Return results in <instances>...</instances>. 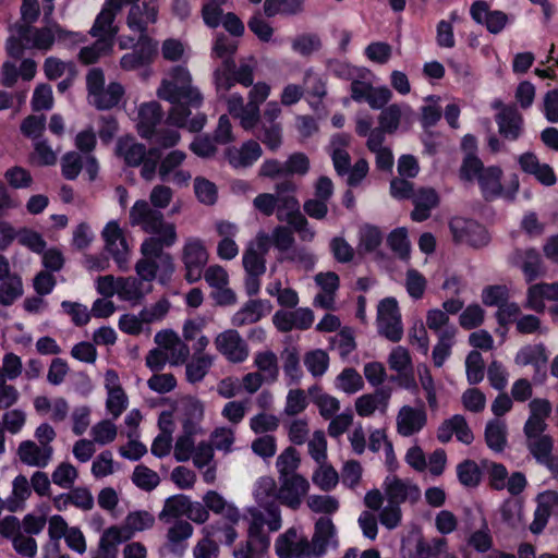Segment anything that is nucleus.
Returning <instances> with one entry per match:
<instances>
[{"instance_id": "nucleus-1", "label": "nucleus", "mask_w": 558, "mask_h": 558, "mask_svg": "<svg viewBox=\"0 0 558 558\" xmlns=\"http://www.w3.org/2000/svg\"><path fill=\"white\" fill-rule=\"evenodd\" d=\"M142 230L150 238L142 243V281L158 279L166 283L173 270V260L165 247L173 246L178 241L177 227L167 221L159 210H153L142 202Z\"/></svg>"}, {"instance_id": "nucleus-2", "label": "nucleus", "mask_w": 558, "mask_h": 558, "mask_svg": "<svg viewBox=\"0 0 558 558\" xmlns=\"http://www.w3.org/2000/svg\"><path fill=\"white\" fill-rule=\"evenodd\" d=\"M157 95L173 104L167 118L169 124L186 128L190 132H198L205 126L206 116L203 113L189 119L191 116L189 107L199 108L203 104V95L192 84V75L185 66L177 65L170 69L161 81Z\"/></svg>"}, {"instance_id": "nucleus-3", "label": "nucleus", "mask_w": 558, "mask_h": 558, "mask_svg": "<svg viewBox=\"0 0 558 558\" xmlns=\"http://www.w3.org/2000/svg\"><path fill=\"white\" fill-rule=\"evenodd\" d=\"M248 514L247 541L241 543L234 550V558H258L270 545V537L265 532V515L260 509L250 507L246 509Z\"/></svg>"}, {"instance_id": "nucleus-4", "label": "nucleus", "mask_w": 558, "mask_h": 558, "mask_svg": "<svg viewBox=\"0 0 558 558\" xmlns=\"http://www.w3.org/2000/svg\"><path fill=\"white\" fill-rule=\"evenodd\" d=\"M185 159L186 154L179 149L171 150L163 158L158 148L149 149L147 153L142 151V177L151 179L158 169L160 180L168 181L170 174L180 169Z\"/></svg>"}, {"instance_id": "nucleus-5", "label": "nucleus", "mask_w": 558, "mask_h": 558, "mask_svg": "<svg viewBox=\"0 0 558 558\" xmlns=\"http://www.w3.org/2000/svg\"><path fill=\"white\" fill-rule=\"evenodd\" d=\"M253 494L258 506L265 509L267 513L265 524L268 532H277L280 530L282 520L280 509L276 504L278 500V489L275 480L270 476L260 477L255 483Z\"/></svg>"}, {"instance_id": "nucleus-6", "label": "nucleus", "mask_w": 558, "mask_h": 558, "mask_svg": "<svg viewBox=\"0 0 558 558\" xmlns=\"http://www.w3.org/2000/svg\"><path fill=\"white\" fill-rule=\"evenodd\" d=\"M502 171L499 167L490 166L485 168L478 175L477 181L486 199L502 196L506 199H513L519 190V179L513 175L506 189L502 187L500 179Z\"/></svg>"}, {"instance_id": "nucleus-7", "label": "nucleus", "mask_w": 558, "mask_h": 558, "mask_svg": "<svg viewBox=\"0 0 558 558\" xmlns=\"http://www.w3.org/2000/svg\"><path fill=\"white\" fill-rule=\"evenodd\" d=\"M182 262L186 281L190 283L197 282L202 278L208 262V253L201 239L189 238L185 240L182 250Z\"/></svg>"}, {"instance_id": "nucleus-8", "label": "nucleus", "mask_w": 558, "mask_h": 558, "mask_svg": "<svg viewBox=\"0 0 558 558\" xmlns=\"http://www.w3.org/2000/svg\"><path fill=\"white\" fill-rule=\"evenodd\" d=\"M275 549L279 558H315L310 541L296 527L279 535Z\"/></svg>"}, {"instance_id": "nucleus-9", "label": "nucleus", "mask_w": 558, "mask_h": 558, "mask_svg": "<svg viewBox=\"0 0 558 558\" xmlns=\"http://www.w3.org/2000/svg\"><path fill=\"white\" fill-rule=\"evenodd\" d=\"M384 496L389 502L415 504L422 496L418 485L410 478H401L395 474H389L383 482Z\"/></svg>"}, {"instance_id": "nucleus-10", "label": "nucleus", "mask_w": 558, "mask_h": 558, "mask_svg": "<svg viewBox=\"0 0 558 558\" xmlns=\"http://www.w3.org/2000/svg\"><path fill=\"white\" fill-rule=\"evenodd\" d=\"M377 323L380 335L392 342L401 340L403 327L398 303L393 298L384 299L378 304Z\"/></svg>"}, {"instance_id": "nucleus-11", "label": "nucleus", "mask_w": 558, "mask_h": 558, "mask_svg": "<svg viewBox=\"0 0 558 558\" xmlns=\"http://www.w3.org/2000/svg\"><path fill=\"white\" fill-rule=\"evenodd\" d=\"M449 227L452 238L457 243L483 247L490 240L487 230L474 220L456 217L451 219Z\"/></svg>"}, {"instance_id": "nucleus-12", "label": "nucleus", "mask_w": 558, "mask_h": 558, "mask_svg": "<svg viewBox=\"0 0 558 558\" xmlns=\"http://www.w3.org/2000/svg\"><path fill=\"white\" fill-rule=\"evenodd\" d=\"M270 248V238L259 231L255 239L252 240L243 254V266L246 274L264 275L266 271L265 256Z\"/></svg>"}, {"instance_id": "nucleus-13", "label": "nucleus", "mask_w": 558, "mask_h": 558, "mask_svg": "<svg viewBox=\"0 0 558 558\" xmlns=\"http://www.w3.org/2000/svg\"><path fill=\"white\" fill-rule=\"evenodd\" d=\"M204 404L194 397L182 398L174 408V418L187 433H202Z\"/></svg>"}, {"instance_id": "nucleus-14", "label": "nucleus", "mask_w": 558, "mask_h": 558, "mask_svg": "<svg viewBox=\"0 0 558 558\" xmlns=\"http://www.w3.org/2000/svg\"><path fill=\"white\" fill-rule=\"evenodd\" d=\"M216 349L232 363H242L248 356V345L234 329H228L215 338Z\"/></svg>"}, {"instance_id": "nucleus-15", "label": "nucleus", "mask_w": 558, "mask_h": 558, "mask_svg": "<svg viewBox=\"0 0 558 558\" xmlns=\"http://www.w3.org/2000/svg\"><path fill=\"white\" fill-rule=\"evenodd\" d=\"M427 423V413L423 404L417 407L403 405L396 417V427L399 435L410 437L420 433Z\"/></svg>"}, {"instance_id": "nucleus-16", "label": "nucleus", "mask_w": 558, "mask_h": 558, "mask_svg": "<svg viewBox=\"0 0 558 558\" xmlns=\"http://www.w3.org/2000/svg\"><path fill=\"white\" fill-rule=\"evenodd\" d=\"M310 543L315 558H322L328 550L338 548L337 530L331 519L322 517L316 521Z\"/></svg>"}, {"instance_id": "nucleus-17", "label": "nucleus", "mask_w": 558, "mask_h": 558, "mask_svg": "<svg viewBox=\"0 0 558 558\" xmlns=\"http://www.w3.org/2000/svg\"><path fill=\"white\" fill-rule=\"evenodd\" d=\"M296 185L292 181H283L276 186L277 192V217L280 221H286L289 225L302 216L300 211V203L293 195Z\"/></svg>"}, {"instance_id": "nucleus-18", "label": "nucleus", "mask_w": 558, "mask_h": 558, "mask_svg": "<svg viewBox=\"0 0 558 558\" xmlns=\"http://www.w3.org/2000/svg\"><path fill=\"white\" fill-rule=\"evenodd\" d=\"M535 501L534 519L529 529L537 535L544 531L551 514L558 515V492L544 490L536 496Z\"/></svg>"}, {"instance_id": "nucleus-19", "label": "nucleus", "mask_w": 558, "mask_h": 558, "mask_svg": "<svg viewBox=\"0 0 558 558\" xmlns=\"http://www.w3.org/2000/svg\"><path fill=\"white\" fill-rule=\"evenodd\" d=\"M279 482L278 500L292 509L299 508L310 489L308 481L302 475H294L279 477Z\"/></svg>"}, {"instance_id": "nucleus-20", "label": "nucleus", "mask_w": 558, "mask_h": 558, "mask_svg": "<svg viewBox=\"0 0 558 558\" xmlns=\"http://www.w3.org/2000/svg\"><path fill=\"white\" fill-rule=\"evenodd\" d=\"M107 252L120 268L128 262L129 246L122 229L116 220L109 221L102 230Z\"/></svg>"}, {"instance_id": "nucleus-21", "label": "nucleus", "mask_w": 558, "mask_h": 558, "mask_svg": "<svg viewBox=\"0 0 558 558\" xmlns=\"http://www.w3.org/2000/svg\"><path fill=\"white\" fill-rule=\"evenodd\" d=\"M527 449L536 462L545 466L554 477L558 476V456L553 453L554 439L549 435L526 440Z\"/></svg>"}, {"instance_id": "nucleus-22", "label": "nucleus", "mask_w": 558, "mask_h": 558, "mask_svg": "<svg viewBox=\"0 0 558 558\" xmlns=\"http://www.w3.org/2000/svg\"><path fill=\"white\" fill-rule=\"evenodd\" d=\"M122 5L123 0H106L95 19L89 34L93 37L110 36L111 43H113L117 29L112 24Z\"/></svg>"}, {"instance_id": "nucleus-23", "label": "nucleus", "mask_w": 558, "mask_h": 558, "mask_svg": "<svg viewBox=\"0 0 558 558\" xmlns=\"http://www.w3.org/2000/svg\"><path fill=\"white\" fill-rule=\"evenodd\" d=\"M155 341L168 357L172 365H181L190 355L189 347L171 330H163L155 336Z\"/></svg>"}, {"instance_id": "nucleus-24", "label": "nucleus", "mask_w": 558, "mask_h": 558, "mask_svg": "<svg viewBox=\"0 0 558 558\" xmlns=\"http://www.w3.org/2000/svg\"><path fill=\"white\" fill-rule=\"evenodd\" d=\"M314 280L320 290L314 298V306L324 310H333L336 292L339 289L338 275L332 271L318 272L314 277Z\"/></svg>"}, {"instance_id": "nucleus-25", "label": "nucleus", "mask_w": 558, "mask_h": 558, "mask_svg": "<svg viewBox=\"0 0 558 558\" xmlns=\"http://www.w3.org/2000/svg\"><path fill=\"white\" fill-rule=\"evenodd\" d=\"M260 145L253 140L244 142L240 147L231 146L226 150V158L234 169H245L253 166L262 156Z\"/></svg>"}, {"instance_id": "nucleus-26", "label": "nucleus", "mask_w": 558, "mask_h": 558, "mask_svg": "<svg viewBox=\"0 0 558 558\" xmlns=\"http://www.w3.org/2000/svg\"><path fill=\"white\" fill-rule=\"evenodd\" d=\"M518 163L521 170L533 175L541 184L551 186L557 178L553 168L547 163H542L533 153H524L518 157Z\"/></svg>"}, {"instance_id": "nucleus-27", "label": "nucleus", "mask_w": 558, "mask_h": 558, "mask_svg": "<svg viewBox=\"0 0 558 558\" xmlns=\"http://www.w3.org/2000/svg\"><path fill=\"white\" fill-rule=\"evenodd\" d=\"M389 399L390 392L384 389H378L372 393H364L355 400V411L362 417H369L376 412L385 414L388 409Z\"/></svg>"}, {"instance_id": "nucleus-28", "label": "nucleus", "mask_w": 558, "mask_h": 558, "mask_svg": "<svg viewBox=\"0 0 558 558\" xmlns=\"http://www.w3.org/2000/svg\"><path fill=\"white\" fill-rule=\"evenodd\" d=\"M351 142V136L345 133L335 134L329 143L328 151L332 159L336 172L343 177L349 173L351 166V158L348 153V147Z\"/></svg>"}, {"instance_id": "nucleus-29", "label": "nucleus", "mask_w": 558, "mask_h": 558, "mask_svg": "<svg viewBox=\"0 0 558 558\" xmlns=\"http://www.w3.org/2000/svg\"><path fill=\"white\" fill-rule=\"evenodd\" d=\"M268 300H250L233 316L231 323L235 327L257 323L271 312Z\"/></svg>"}, {"instance_id": "nucleus-30", "label": "nucleus", "mask_w": 558, "mask_h": 558, "mask_svg": "<svg viewBox=\"0 0 558 558\" xmlns=\"http://www.w3.org/2000/svg\"><path fill=\"white\" fill-rule=\"evenodd\" d=\"M118 375L114 371H108L106 374V388L108 398L106 408L114 417H119L128 407V397L121 386L118 384Z\"/></svg>"}, {"instance_id": "nucleus-31", "label": "nucleus", "mask_w": 558, "mask_h": 558, "mask_svg": "<svg viewBox=\"0 0 558 558\" xmlns=\"http://www.w3.org/2000/svg\"><path fill=\"white\" fill-rule=\"evenodd\" d=\"M203 501L208 510L221 515L230 523L238 524L242 518L238 507L233 502L225 499V497L216 490L207 492L203 497Z\"/></svg>"}, {"instance_id": "nucleus-32", "label": "nucleus", "mask_w": 558, "mask_h": 558, "mask_svg": "<svg viewBox=\"0 0 558 558\" xmlns=\"http://www.w3.org/2000/svg\"><path fill=\"white\" fill-rule=\"evenodd\" d=\"M53 453L51 446L38 447L32 440H24L19 445L17 454L20 460L31 466L45 468L48 465Z\"/></svg>"}, {"instance_id": "nucleus-33", "label": "nucleus", "mask_w": 558, "mask_h": 558, "mask_svg": "<svg viewBox=\"0 0 558 558\" xmlns=\"http://www.w3.org/2000/svg\"><path fill=\"white\" fill-rule=\"evenodd\" d=\"M500 134L510 141H515L521 132L523 119L513 106L504 107L496 117Z\"/></svg>"}, {"instance_id": "nucleus-34", "label": "nucleus", "mask_w": 558, "mask_h": 558, "mask_svg": "<svg viewBox=\"0 0 558 558\" xmlns=\"http://www.w3.org/2000/svg\"><path fill=\"white\" fill-rule=\"evenodd\" d=\"M513 265L521 268L527 282L536 279L543 272L542 259L536 250H518L512 255Z\"/></svg>"}, {"instance_id": "nucleus-35", "label": "nucleus", "mask_w": 558, "mask_h": 558, "mask_svg": "<svg viewBox=\"0 0 558 558\" xmlns=\"http://www.w3.org/2000/svg\"><path fill=\"white\" fill-rule=\"evenodd\" d=\"M413 117V110L410 106L402 104H392L386 107L379 116V126L386 133H393L398 130L401 122L409 121Z\"/></svg>"}, {"instance_id": "nucleus-36", "label": "nucleus", "mask_w": 558, "mask_h": 558, "mask_svg": "<svg viewBox=\"0 0 558 558\" xmlns=\"http://www.w3.org/2000/svg\"><path fill=\"white\" fill-rule=\"evenodd\" d=\"M546 300L558 301V282L531 286L527 290L525 306L535 312H542Z\"/></svg>"}, {"instance_id": "nucleus-37", "label": "nucleus", "mask_w": 558, "mask_h": 558, "mask_svg": "<svg viewBox=\"0 0 558 558\" xmlns=\"http://www.w3.org/2000/svg\"><path fill=\"white\" fill-rule=\"evenodd\" d=\"M254 366L263 375L267 385L276 383L279 378L280 367L278 356L270 350L258 351L254 354Z\"/></svg>"}, {"instance_id": "nucleus-38", "label": "nucleus", "mask_w": 558, "mask_h": 558, "mask_svg": "<svg viewBox=\"0 0 558 558\" xmlns=\"http://www.w3.org/2000/svg\"><path fill=\"white\" fill-rule=\"evenodd\" d=\"M229 113L240 121L241 126L246 131H252L258 125L255 114L248 111V102L244 104V99L240 94H231L227 99Z\"/></svg>"}, {"instance_id": "nucleus-39", "label": "nucleus", "mask_w": 558, "mask_h": 558, "mask_svg": "<svg viewBox=\"0 0 558 558\" xmlns=\"http://www.w3.org/2000/svg\"><path fill=\"white\" fill-rule=\"evenodd\" d=\"M438 195L433 189H421L413 195L414 210L411 216L415 221H424L430 210L438 205Z\"/></svg>"}, {"instance_id": "nucleus-40", "label": "nucleus", "mask_w": 558, "mask_h": 558, "mask_svg": "<svg viewBox=\"0 0 558 558\" xmlns=\"http://www.w3.org/2000/svg\"><path fill=\"white\" fill-rule=\"evenodd\" d=\"M124 95V87L119 82H110L107 87H102L101 93L93 95L90 104L98 110H109L116 107Z\"/></svg>"}, {"instance_id": "nucleus-41", "label": "nucleus", "mask_w": 558, "mask_h": 558, "mask_svg": "<svg viewBox=\"0 0 558 558\" xmlns=\"http://www.w3.org/2000/svg\"><path fill=\"white\" fill-rule=\"evenodd\" d=\"M61 499H64V507L73 505L82 510H90L94 507V497L86 487H75L69 494H60L57 496L53 500V505L59 511L63 510V507L60 506Z\"/></svg>"}, {"instance_id": "nucleus-42", "label": "nucleus", "mask_w": 558, "mask_h": 558, "mask_svg": "<svg viewBox=\"0 0 558 558\" xmlns=\"http://www.w3.org/2000/svg\"><path fill=\"white\" fill-rule=\"evenodd\" d=\"M193 526L187 521H177L168 531V547L174 554H182L185 542L192 536Z\"/></svg>"}, {"instance_id": "nucleus-43", "label": "nucleus", "mask_w": 558, "mask_h": 558, "mask_svg": "<svg viewBox=\"0 0 558 558\" xmlns=\"http://www.w3.org/2000/svg\"><path fill=\"white\" fill-rule=\"evenodd\" d=\"M97 40L90 46L83 47L78 52V60L83 64H94L104 54L111 52L113 43L110 36L96 37Z\"/></svg>"}, {"instance_id": "nucleus-44", "label": "nucleus", "mask_w": 558, "mask_h": 558, "mask_svg": "<svg viewBox=\"0 0 558 558\" xmlns=\"http://www.w3.org/2000/svg\"><path fill=\"white\" fill-rule=\"evenodd\" d=\"M485 439L492 450L502 451L507 444V425L505 421L499 417L489 421L485 428Z\"/></svg>"}, {"instance_id": "nucleus-45", "label": "nucleus", "mask_w": 558, "mask_h": 558, "mask_svg": "<svg viewBox=\"0 0 558 558\" xmlns=\"http://www.w3.org/2000/svg\"><path fill=\"white\" fill-rule=\"evenodd\" d=\"M326 69L333 76L344 81H351L353 77H365L369 74V70L366 68L354 66L338 59L327 60Z\"/></svg>"}, {"instance_id": "nucleus-46", "label": "nucleus", "mask_w": 558, "mask_h": 558, "mask_svg": "<svg viewBox=\"0 0 558 558\" xmlns=\"http://www.w3.org/2000/svg\"><path fill=\"white\" fill-rule=\"evenodd\" d=\"M0 281V304L10 306L23 294L22 278L13 274Z\"/></svg>"}, {"instance_id": "nucleus-47", "label": "nucleus", "mask_w": 558, "mask_h": 558, "mask_svg": "<svg viewBox=\"0 0 558 558\" xmlns=\"http://www.w3.org/2000/svg\"><path fill=\"white\" fill-rule=\"evenodd\" d=\"M335 386L347 395H353L364 388V380L354 368L348 367L336 377Z\"/></svg>"}, {"instance_id": "nucleus-48", "label": "nucleus", "mask_w": 558, "mask_h": 558, "mask_svg": "<svg viewBox=\"0 0 558 558\" xmlns=\"http://www.w3.org/2000/svg\"><path fill=\"white\" fill-rule=\"evenodd\" d=\"M546 349L543 344L523 347L515 355V363L520 366L535 365L539 367L547 362Z\"/></svg>"}, {"instance_id": "nucleus-49", "label": "nucleus", "mask_w": 558, "mask_h": 558, "mask_svg": "<svg viewBox=\"0 0 558 558\" xmlns=\"http://www.w3.org/2000/svg\"><path fill=\"white\" fill-rule=\"evenodd\" d=\"M213 361V356L208 354L194 355L185 367L186 379L190 383L201 381L211 367Z\"/></svg>"}, {"instance_id": "nucleus-50", "label": "nucleus", "mask_w": 558, "mask_h": 558, "mask_svg": "<svg viewBox=\"0 0 558 558\" xmlns=\"http://www.w3.org/2000/svg\"><path fill=\"white\" fill-rule=\"evenodd\" d=\"M300 465V456L293 447L284 449L277 458L276 468L279 477L299 475L295 471Z\"/></svg>"}, {"instance_id": "nucleus-51", "label": "nucleus", "mask_w": 558, "mask_h": 558, "mask_svg": "<svg viewBox=\"0 0 558 558\" xmlns=\"http://www.w3.org/2000/svg\"><path fill=\"white\" fill-rule=\"evenodd\" d=\"M204 538L194 547V558H217L218 546L213 539L217 535V526H204Z\"/></svg>"}, {"instance_id": "nucleus-52", "label": "nucleus", "mask_w": 558, "mask_h": 558, "mask_svg": "<svg viewBox=\"0 0 558 558\" xmlns=\"http://www.w3.org/2000/svg\"><path fill=\"white\" fill-rule=\"evenodd\" d=\"M456 332L457 329H447L440 337H438V342L433 350V361L435 366L441 367L451 354Z\"/></svg>"}, {"instance_id": "nucleus-53", "label": "nucleus", "mask_w": 558, "mask_h": 558, "mask_svg": "<svg viewBox=\"0 0 558 558\" xmlns=\"http://www.w3.org/2000/svg\"><path fill=\"white\" fill-rule=\"evenodd\" d=\"M424 101L425 105L421 109V123L423 128L427 129L434 126L440 120L442 108L439 96H427Z\"/></svg>"}, {"instance_id": "nucleus-54", "label": "nucleus", "mask_w": 558, "mask_h": 558, "mask_svg": "<svg viewBox=\"0 0 558 558\" xmlns=\"http://www.w3.org/2000/svg\"><path fill=\"white\" fill-rule=\"evenodd\" d=\"M238 41L229 38L225 34H217L214 40L211 56L219 58L223 64L233 62L232 56L236 51Z\"/></svg>"}, {"instance_id": "nucleus-55", "label": "nucleus", "mask_w": 558, "mask_h": 558, "mask_svg": "<svg viewBox=\"0 0 558 558\" xmlns=\"http://www.w3.org/2000/svg\"><path fill=\"white\" fill-rule=\"evenodd\" d=\"M131 137H120L117 142L116 154L122 157L129 167H140V143H131Z\"/></svg>"}, {"instance_id": "nucleus-56", "label": "nucleus", "mask_w": 558, "mask_h": 558, "mask_svg": "<svg viewBox=\"0 0 558 558\" xmlns=\"http://www.w3.org/2000/svg\"><path fill=\"white\" fill-rule=\"evenodd\" d=\"M33 26L20 25L19 37L10 36L7 40V52L13 59H21L25 51L23 41L31 43Z\"/></svg>"}, {"instance_id": "nucleus-57", "label": "nucleus", "mask_w": 558, "mask_h": 558, "mask_svg": "<svg viewBox=\"0 0 558 558\" xmlns=\"http://www.w3.org/2000/svg\"><path fill=\"white\" fill-rule=\"evenodd\" d=\"M388 245L391 251L402 260L410 258L411 246L408 239V232L404 228H398L388 235Z\"/></svg>"}, {"instance_id": "nucleus-58", "label": "nucleus", "mask_w": 558, "mask_h": 558, "mask_svg": "<svg viewBox=\"0 0 558 558\" xmlns=\"http://www.w3.org/2000/svg\"><path fill=\"white\" fill-rule=\"evenodd\" d=\"M291 46L294 52L307 57L322 48V41L318 35L305 33L298 35Z\"/></svg>"}, {"instance_id": "nucleus-59", "label": "nucleus", "mask_w": 558, "mask_h": 558, "mask_svg": "<svg viewBox=\"0 0 558 558\" xmlns=\"http://www.w3.org/2000/svg\"><path fill=\"white\" fill-rule=\"evenodd\" d=\"M319 464L320 466L314 472L312 476L313 483L322 490L329 492L337 486L339 482V475L331 465H327L325 462Z\"/></svg>"}, {"instance_id": "nucleus-60", "label": "nucleus", "mask_w": 558, "mask_h": 558, "mask_svg": "<svg viewBox=\"0 0 558 558\" xmlns=\"http://www.w3.org/2000/svg\"><path fill=\"white\" fill-rule=\"evenodd\" d=\"M381 241L383 234L378 228L366 225L360 229V252L373 253L378 248Z\"/></svg>"}, {"instance_id": "nucleus-61", "label": "nucleus", "mask_w": 558, "mask_h": 558, "mask_svg": "<svg viewBox=\"0 0 558 558\" xmlns=\"http://www.w3.org/2000/svg\"><path fill=\"white\" fill-rule=\"evenodd\" d=\"M84 158L76 151H68L61 158V173L66 180H75L83 170Z\"/></svg>"}, {"instance_id": "nucleus-62", "label": "nucleus", "mask_w": 558, "mask_h": 558, "mask_svg": "<svg viewBox=\"0 0 558 558\" xmlns=\"http://www.w3.org/2000/svg\"><path fill=\"white\" fill-rule=\"evenodd\" d=\"M256 136L267 146V148L276 150L280 147L282 142L281 124L259 123Z\"/></svg>"}, {"instance_id": "nucleus-63", "label": "nucleus", "mask_w": 558, "mask_h": 558, "mask_svg": "<svg viewBox=\"0 0 558 558\" xmlns=\"http://www.w3.org/2000/svg\"><path fill=\"white\" fill-rule=\"evenodd\" d=\"M31 106L35 112L50 110L53 107L52 88L49 84L40 83L35 87Z\"/></svg>"}, {"instance_id": "nucleus-64", "label": "nucleus", "mask_w": 558, "mask_h": 558, "mask_svg": "<svg viewBox=\"0 0 558 558\" xmlns=\"http://www.w3.org/2000/svg\"><path fill=\"white\" fill-rule=\"evenodd\" d=\"M421 549L425 550L427 558H457L456 554L448 550V542L442 537L430 541L420 539Z\"/></svg>"}]
</instances>
